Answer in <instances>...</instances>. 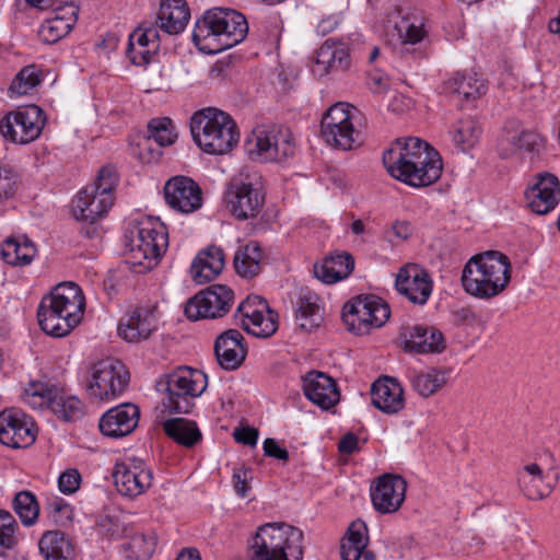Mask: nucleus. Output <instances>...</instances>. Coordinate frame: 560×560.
I'll return each instance as SVG.
<instances>
[{"mask_svg": "<svg viewBox=\"0 0 560 560\" xmlns=\"http://www.w3.org/2000/svg\"><path fill=\"white\" fill-rule=\"evenodd\" d=\"M520 129H505L497 140V152L501 159L518 155Z\"/></svg>", "mask_w": 560, "mask_h": 560, "instance_id": "6e6d98bb", "label": "nucleus"}, {"mask_svg": "<svg viewBox=\"0 0 560 560\" xmlns=\"http://www.w3.org/2000/svg\"><path fill=\"white\" fill-rule=\"evenodd\" d=\"M168 235L166 226L152 219L139 221L129 230L126 247L132 265L151 269L166 252Z\"/></svg>", "mask_w": 560, "mask_h": 560, "instance_id": "423d86ee", "label": "nucleus"}, {"mask_svg": "<svg viewBox=\"0 0 560 560\" xmlns=\"http://www.w3.org/2000/svg\"><path fill=\"white\" fill-rule=\"evenodd\" d=\"M431 155L433 158L421 162L416 167L397 172L394 178L416 188L434 184L442 175L443 163L439 152H431Z\"/></svg>", "mask_w": 560, "mask_h": 560, "instance_id": "72a5a7b5", "label": "nucleus"}, {"mask_svg": "<svg viewBox=\"0 0 560 560\" xmlns=\"http://www.w3.org/2000/svg\"><path fill=\"white\" fill-rule=\"evenodd\" d=\"M163 430L168 438L185 447L195 446L202 438L197 423L184 418L164 421Z\"/></svg>", "mask_w": 560, "mask_h": 560, "instance_id": "a19ab883", "label": "nucleus"}, {"mask_svg": "<svg viewBox=\"0 0 560 560\" xmlns=\"http://www.w3.org/2000/svg\"><path fill=\"white\" fill-rule=\"evenodd\" d=\"M405 351L410 353H441L445 350V338L434 326L416 324L402 326L399 332Z\"/></svg>", "mask_w": 560, "mask_h": 560, "instance_id": "412c9836", "label": "nucleus"}, {"mask_svg": "<svg viewBox=\"0 0 560 560\" xmlns=\"http://www.w3.org/2000/svg\"><path fill=\"white\" fill-rule=\"evenodd\" d=\"M480 133L481 129L477 120L471 117L460 119L451 131L455 147L462 152H467L474 148L479 140Z\"/></svg>", "mask_w": 560, "mask_h": 560, "instance_id": "49530a36", "label": "nucleus"}, {"mask_svg": "<svg viewBox=\"0 0 560 560\" xmlns=\"http://www.w3.org/2000/svg\"><path fill=\"white\" fill-rule=\"evenodd\" d=\"M176 138L177 133L175 132L172 119L168 117L151 119L148 124V136L141 144L148 147L149 153L152 155L147 160V162H150L160 155V152H155L154 154L153 150L150 148L149 143L151 140H154L160 147H165L173 144Z\"/></svg>", "mask_w": 560, "mask_h": 560, "instance_id": "79ce46f5", "label": "nucleus"}, {"mask_svg": "<svg viewBox=\"0 0 560 560\" xmlns=\"http://www.w3.org/2000/svg\"><path fill=\"white\" fill-rule=\"evenodd\" d=\"M42 82V71L35 66L30 65L20 70L13 79L9 93L12 96L26 95Z\"/></svg>", "mask_w": 560, "mask_h": 560, "instance_id": "8fccbe9b", "label": "nucleus"}, {"mask_svg": "<svg viewBox=\"0 0 560 560\" xmlns=\"http://www.w3.org/2000/svg\"><path fill=\"white\" fill-rule=\"evenodd\" d=\"M214 353L222 369L234 371L240 368L247 354L242 332L237 329L221 332L214 342Z\"/></svg>", "mask_w": 560, "mask_h": 560, "instance_id": "c85d7f7f", "label": "nucleus"}, {"mask_svg": "<svg viewBox=\"0 0 560 560\" xmlns=\"http://www.w3.org/2000/svg\"><path fill=\"white\" fill-rule=\"evenodd\" d=\"M33 419L19 409L0 412V443L12 448L27 447L36 440Z\"/></svg>", "mask_w": 560, "mask_h": 560, "instance_id": "6ab92c4d", "label": "nucleus"}, {"mask_svg": "<svg viewBox=\"0 0 560 560\" xmlns=\"http://www.w3.org/2000/svg\"><path fill=\"white\" fill-rule=\"evenodd\" d=\"M359 110L348 103H336L324 114L320 136L331 148L351 150L362 142L358 128Z\"/></svg>", "mask_w": 560, "mask_h": 560, "instance_id": "0eeeda50", "label": "nucleus"}, {"mask_svg": "<svg viewBox=\"0 0 560 560\" xmlns=\"http://www.w3.org/2000/svg\"><path fill=\"white\" fill-rule=\"evenodd\" d=\"M354 268L353 257L348 253H339L324 259L314 271L317 279L331 284L347 278Z\"/></svg>", "mask_w": 560, "mask_h": 560, "instance_id": "4c0bfd02", "label": "nucleus"}, {"mask_svg": "<svg viewBox=\"0 0 560 560\" xmlns=\"http://www.w3.org/2000/svg\"><path fill=\"white\" fill-rule=\"evenodd\" d=\"M295 317L300 328L303 330H312L319 325L322 317L315 294L306 293L299 296Z\"/></svg>", "mask_w": 560, "mask_h": 560, "instance_id": "de8ad7c7", "label": "nucleus"}, {"mask_svg": "<svg viewBox=\"0 0 560 560\" xmlns=\"http://www.w3.org/2000/svg\"><path fill=\"white\" fill-rule=\"evenodd\" d=\"M22 398L33 409L49 408L66 422H75L85 413L84 405L78 397L66 395L57 386L44 382H31L24 388Z\"/></svg>", "mask_w": 560, "mask_h": 560, "instance_id": "9d476101", "label": "nucleus"}, {"mask_svg": "<svg viewBox=\"0 0 560 560\" xmlns=\"http://www.w3.org/2000/svg\"><path fill=\"white\" fill-rule=\"evenodd\" d=\"M395 287L411 303L424 305L432 293L433 283L427 270L417 265H408L399 269Z\"/></svg>", "mask_w": 560, "mask_h": 560, "instance_id": "5701e85b", "label": "nucleus"}, {"mask_svg": "<svg viewBox=\"0 0 560 560\" xmlns=\"http://www.w3.org/2000/svg\"><path fill=\"white\" fill-rule=\"evenodd\" d=\"M16 180L13 175L0 168V201L8 199L15 192Z\"/></svg>", "mask_w": 560, "mask_h": 560, "instance_id": "0e129e2a", "label": "nucleus"}, {"mask_svg": "<svg viewBox=\"0 0 560 560\" xmlns=\"http://www.w3.org/2000/svg\"><path fill=\"white\" fill-rule=\"evenodd\" d=\"M549 479L536 463L523 466L517 472L520 489L530 500H540L550 494L553 483Z\"/></svg>", "mask_w": 560, "mask_h": 560, "instance_id": "f704fd0d", "label": "nucleus"}, {"mask_svg": "<svg viewBox=\"0 0 560 560\" xmlns=\"http://www.w3.org/2000/svg\"><path fill=\"white\" fill-rule=\"evenodd\" d=\"M117 183L118 175L115 167L106 165L100 170L96 180L88 187H97V192L102 196H113V191L116 188Z\"/></svg>", "mask_w": 560, "mask_h": 560, "instance_id": "13d9d810", "label": "nucleus"}, {"mask_svg": "<svg viewBox=\"0 0 560 560\" xmlns=\"http://www.w3.org/2000/svg\"><path fill=\"white\" fill-rule=\"evenodd\" d=\"M249 474H250V470H248L245 467L235 468L233 471V475H232L233 487H234L235 493L241 498H245L249 492L250 487L247 483Z\"/></svg>", "mask_w": 560, "mask_h": 560, "instance_id": "052dcab7", "label": "nucleus"}, {"mask_svg": "<svg viewBox=\"0 0 560 560\" xmlns=\"http://www.w3.org/2000/svg\"><path fill=\"white\" fill-rule=\"evenodd\" d=\"M16 529L18 523L14 516L9 511L0 510V555H4L18 545Z\"/></svg>", "mask_w": 560, "mask_h": 560, "instance_id": "864d4df0", "label": "nucleus"}, {"mask_svg": "<svg viewBox=\"0 0 560 560\" xmlns=\"http://www.w3.org/2000/svg\"><path fill=\"white\" fill-rule=\"evenodd\" d=\"M156 538L154 535L137 533L132 535L126 545L129 557L137 560H148L155 551Z\"/></svg>", "mask_w": 560, "mask_h": 560, "instance_id": "603ef678", "label": "nucleus"}, {"mask_svg": "<svg viewBox=\"0 0 560 560\" xmlns=\"http://www.w3.org/2000/svg\"><path fill=\"white\" fill-rule=\"evenodd\" d=\"M164 198L174 210L191 213L202 206V192L196 182L187 176H174L164 185Z\"/></svg>", "mask_w": 560, "mask_h": 560, "instance_id": "4be33fe9", "label": "nucleus"}, {"mask_svg": "<svg viewBox=\"0 0 560 560\" xmlns=\"http://www.w3.org/2000/svg\"><path fill=\"white\" fill-rule=\"evenodd\" d=\"M155 329L154 311L138 307L120 319L118 335L128 342H140L147 340Z\"/></svg>", "mask_w": 560, "mask_h": 560, "instance_id": "c756f323", "label": "nucleus"}, {"mask_svg": "<svg viewBox=\"0 0 560 560\" xmlns=\"http://www.w3.org/2000/svg\"><path fill=\"white\" fill-rule=\"evenodd\" d=\"M365 547V545L350 542L346 539H342L340 547L342 560H359Z\"/></svg>", "mask_w": 560, "mask_h": 560, "instance_id": "338daca9", "label": "nucleus"}, {"mask_svg": "<svg viewBox=\"0 0 560 560\" xmlns=\"http://www.w3.org/2000/svg\"><path fill=\"white\" fill-rule=\"evenodd\" d=\"M408 378L413 390L421 397L432 396L446 383L444 374L438 370L428 372L411 370L408 372Z\"/></svg>", "mask_w": 560, "mask_h": 560, "instance_id": "a18cd8bd", "label": "nucleus"}, {"mask_svg": "<svg viewBox=\"0 0 560 560\" xmlns=\"http://www.w3.org/2000/svg\"><path fill=\"white\" fill-rule=\"evenodd\" d=\"M159 385L160 390L166 392L163 405L170 412L189 413L195 406V398L207 388V375L199 370L180 368Z\"/></svg>", "mask_w": 560, "mask_h": 560, "instance_id": "6e6552de", "label": "nucleus"}, {"mask_svg": "<svg viewBox=\"0 0 560 560\" xmlns=\"http://www.w3.org/2000/svg\"><path fill=\"white\" fill-rule=\"evenodd\" d=\"M45 121L43 109L37 105H30L3 117L0 132L14 143L26 144L39 137Z\"/></svg>", "mask_w": 560, "mask_h": 560, "instance_id": "2eb2a0df", "label": "nucleus"}, {"mask_svg": "<svg viewBox=\"0 0 560 560\" xmlns=\"http://www.w3.org/2000/svg\"><path fill=\"white\" fill-rule=\"evenodd\" d=\"M84 308L85 298L80 287L62 282L42 299L37 308L38 324L47 335L63 337L80 324Z\"/></svg>", "mask_w": 560, "mask_h": 560, "instance_id": "f257e3e1", "label": "nucleus"}, {"mask_svg": "<svg viewBox=\"0 0 560 560\" xmlns=\"http://www.w3.org/2000/svg\"><path fill=\"white\" fill-rule=\"evenodd\" d=\"M262 37L268 42H276L280 36V28L277 18L269 19L260 23Z\"/></svg>", "mask_w": 560, "mask_h": 560, "instance_id": "774afa93", "label": "nucleus"}, {"mask_svg": "<svg viewBox=\"0 0 560 560\" xmlns=\"http://www.w3.org/2000/svg\"><path fill=\"white\" fill-rule=\"evenodd\" d=\"M366 525L362 521H357L351 523V525L348 528V536L345 538L346 540L350 542H357L365 545L368 544V537H366Z\"/></svg>", "mask_w": 560, "mask_h": 560, "instance_id": "680f3d73", "label": "nucleus"}, {"mask_svg": "<svg viewBox=\"0 0 560 560\" xmlns=\"http://www.w3.org/2000/svg\"><path fill=\"white\" fill-rule=\"evenodd\" d=\"M431 152L438 151L419 138L397 139L383 153V163L389 175L394 177L397 172L416 167L421 162L433 158Z\"/></svg>", "mask_w": 560, "mask_h": 560, "instance_id": "dca6fc26", "label": "nucleus"}, {"mask_svg": "<svg viewBox=\"0 0 560 560\" xmlns=\"http://www.w3.org/2000/svg\"><path fill=\"white\" fill-rule=\"evenodd\" d=\"M46 511L49 520L60 527L71 525L74 517L73 508L66 500L58 497L48 500Z\"/></svg>", "mask_w": 560, "mask_h": 560, "instance_id": "5fc2aeb1", "label": "nucleus"}, {"mask_svg": "<svg viewBox=\"0 0 560 560\" xmlns=\"http://www.w3.org/2000/svg\"><path fill=\"white\" fill-rule=\"evenodd\" d=\"M451 92L465 100H476L487 92V84L476 73H456L448 81Z\"/></svg>", "mask_w": 560, "mask_h": 560, "instance_id": "c03bdc74", "label": "nucleus"}, {"mask_svg": "<svg viewBox=\"0 0 560 560\" xmlns=\"http://www.w3.org/2000/svg\"><path fill=\"white\" fill-rule=\"evenodd\" d=\"M261 248L257 242H249L240 247L234 255L236 272L246 278L255 277L260 271Z\"/></svg>", "mask_w": 560, "mask_h": 560, "instance_id": "37998d69", "label": "nucleus"}, {"mask_svg": "<svg viewBox=\"0 0 560 560\" xmlns=\"http://www.w3.org/2000/svg\"><path fill=\"white\" fill-rule=\"evenodd\" d=\"M393 20L395 32L393 36H396L402 46L421 43L428 34L424 28V18L419 12L398 11Z\"/></svg>", "mask_w": 560, "mask_h": 560, "instance_id": "e433bc0d", "label": "nucleus"}, {"mask_svg": "<svg viewBox=\"0 0 560 560\" xmlns=\"http://www.w3.org/2000/svg\"><path fill=\"white\" fill-rule=\"evenodd\" d=\"M119 493L135 498L142 494L152 485L151 469L141 458L126 457L115 465L113 474Z\"/></svg>", "mask_w": 560, "mask_h": 560, "instance_id": "a211bd4d", "label": "nucleus"}, {"mask_svg": "<svg viewBox=\"0 0 560 560\" xmlns=\"http://www.w3.org/2000/svg\"><path fill=\"white\" fill-rule=\"evenodd\" d=\"M233 436L237 443L255 446L258 440V431L249 427L237 428L234 430Z\"/></svg>", "mask_w": 560, "mask_h": 560, "instance_id": "69168bd1", "label": "nucleus"}, {"mask_svg": "<svg viewBox=\"0 0 560 560\" xmlns=\"http://www.w3.org/2000/svg\"><path fill=\"white\" fill-rule=\"evenodd\" d=\"M242 317V327L248 334L267 338L277 331V315L269 310L267 302L258 296H248L236 311V316Z\"/></svg>", "mask_w": 560, "mask_h": 560, "instance_id": "f3484780", "label": "nucleus"}, {"mask_svg": "<svg viewBox=\"0 0 560 560\" xmlns=\"http://www.w3.org/2000/svg\"><path fill=\"white\" fill-rule=\"evenodd\" d=\"M407 482L395 474L380 476L370 488L372 505L381 514L397 512L406 498Z\"/></svg>", "mask_w": 560, "mask_h": 560, "instance_id": "aec40b11", "label": "nucleus"}, {"mask_svg": "<svg viewBox=\"0 0 560 560\" xmlns=\"http://www.w3.org/2000/svg\"><path fill=\"white\" fill-rule=\"evenodd\" d=\"M36 254L35 245L27 237H9L1 246L3 261L12 266L31 264Z\"/></svg>", "mask_w": 560, "mask_h": 560, "instance_id": "ea45409f", "label": "nucleus"}, {"mask_svg": "<svg viewBox=\"0 0 560 560\" xmlns=\"http://www.w3.org/2000/svg\"><path fill=\"white\" fill-rule=\"evenodd\" d=\"M303 532L288 524L261 525L249 545L252 560L303 558Z\"/></svg>", "mask_w": 560, "mask_h": 560, "instance_id": "39448f33", "label": "nucleus"}, {"mask_svg": "<svg viewBox=\"0 0 560 560\" xmlns=\"http://www.w3.org/2000/svg\"><path fill=\"white\" fill-rule=\"evenodd\" d=\"M351 59L342 44L327 39L317 50L313 71L318 75L345 72L350 68Z\"/></svg>", "mask_w": 560, "mask_h": 560, "instance_id": "2f4dec72", "label": "nucleus"}, {"mask_svg": "<svg viewBox=\"0 0 560 560\" xmlns=\"http://www.w3.org/2000/svg\"><path fill=\"white\" fill-rule=\"evenodd\" d=\"M525 199L530 210L539 215L552 211L560 200V184L553 174L544 173L526 189Z\"/></svg>", "mask_w": 560, "mask_h": 560, "instance_id": "b1692460", "label": "nucleus"}, {"mask_svg": "<svg viewBox=\"0 0 560 560\" xmlns=\"http://www.w3.org/2000/svg\"><path fill=\"white\" fill-rule=\"evenodd\" d=\"M129 373L118 360H102L92 366L88 392L100 400H110L119 396L127 387Z\"/></svg>", "mask_w": 560, "mask_h": 560, "instance_id": "4468645a", "label": "nucleus"}, {"mask_svg": "<svg viewBox=\"0 0 560 560\" xmlns=\"http://www.w3.org/2000/svg\"><path fill=\"white\" fill-rule=\"evenodd\" d=\"M512 266L509 257L498 250L472 256L462 272L466 293L481 300L501 294L511 281Z\"/></svg>", "mask_w": 560, "mask_h": 560, "instance_id": "7ed1b4c3", "label": "nucleus"}, {"mask_svg": "<svg viewBox=\"0 0 560 560\" xmlns=\"http://www.w3.org/2000/svg\"><path fill=\"white\" fill-rule=\"evenodd\" d=\"M224 201L228 210L237 220L258 218L266 201L261 177L257 174L233 177L226 186Z\"/></svg>", "mask_w": 560, "mask_h": 560, "instance_id": "1a4fd4ad", "label": "nucleus"}, {"mask_svg": "<svg viewBox=\"0 0 560 560\" xmlns=\"http://www.w3.org/2000/svg\"><path fill=\"white\" fill-rule=\"evenodd\" d=\"M13 510L23 525H34L39 515V504L36 495L27 490L18 492L13 499Z\"/></svg>", "mask_w": 560, "mask_h": 560, "instance_id": "09e8293b", "label": "nucleus"}, {"mask_svg": "<svg viewBox=\"0 0 560 560\" xmlns=\"http://www.w3.org/2000/svg\"><path fill=\"white\" fill-rule=\"evenodd\" d=\"M518 155L538 159L546 149L545 138L532 130L520 129Z\"/></svg>", "mask_w": 560, "mask_h": 560, "instance_id": "3c124183", "label": "nucleus"}, {"mask_svg": "<svg viewBox=\"0 0 560 560\" xmlns=\"http://www.w3.org/2000/svg\"><path fill=\"white\" fill-rule=\"evenodd\" d=\"M113 203V196H102L97 192V187L86 186L74 198L72 212L77 220L93 225L108 212Z\"/></svg>", "mask_w": 560, "mask_h": 560, "instance_id": "bb28decb", "label": "nucleus"}, {"mask_svg": "<svg viewBox=\"0 0 560 560\" xmlns=\"http://www.w3.org/2000/svg\"><path fill=\"white\" fill-rule=\"evenodd\" d=\"M38 548L46 560H67L73 556L71 539L60 530H47L38 541Z\"/></svg>", "mask_w": 560, "mask_h": 560, "instance_id": "58836bf2", "label": "nucleus"}, {"mask_svg": "<svg viewBox=\"0 0 560 560\" xmlns=\"http://www.w3.org/2000/svg\"><path fill=\"white\" fill-rule=\"evenodd\" d=\"M371 397L373 406L387 415L397 413L405 406L404 389L390 376H383L373 383Z\"/></svg>", "mask_w": 560, "mask_h": 560, "instance_id": "7c9ffc66", "label": "nucleus"}, {"mask_svg": "<svg viewBox=\"0 0 560 560\" xmlns=\"http://www.w3.org/2000/svg\"><path fill=\"white\" fill-rule=\"evenodd\" d=\"M81 475L78 469L69 468L58 478L59 490L65 494H72L80 488Z\"/></svg>", "mask_w": 560, "mask_h": 560, "instance_id": "bf43d9fd", "label": "nucleus"}, {"mask_svg": "<svg viewBox=\"0 0 560 560\" xmlns=\"http://www.w3.org/2000/svg\"><path fill=\"white\" fill-rule=\"evenodd\" d=\"M159 33L155 27L138 28L129 36L127 54H132L138 46H151L153 50L159 48Z\"/></svg>", "mask_w": 560, "mask_h": 560, "instance_id": "4d7b16f0", "label": "nucleus"}, {"mask_svg": "<svg viewBox=\"0 0 560 560\" xmlns=\"http://www.w3.org/2000/svg\"><path fill=\"white\" fill-rule=\"evenodd\" d=\"M388 305L375 295H359L347 302L342 310V320L355 335H366L373 328L382 327L389 318Z\"/></svg>", "mask_w": 560, "mask_h": 560, "instance_id": "9b49d317", "label": "nucleus"}, {"mask_svg": "<svg viewBox=\"0 0 560 560\" xmlns=\"http://www.w3.org/2000/svg\"><path fill=\"white\" fill-rule=\"evenodd\" d=\"M305 396L323 410L335 407L340 399L336 382L323 372L312 371L303 377Z\"/></svg>", "mask_w": 560, "mask_h": 560, "instance_id": "cd10ccee", "label": "nucleus"}, {"mask_svg": "<svg viewBox=\"0 0 560 560\" xmlns=\"http://www.w3.org/2000/svg\"><path fill=\"white\" fill-rule=\"evenodd\" d=\"M224 267V253L221 247L210 245L200 250L190 266V276L198 284L210 282L217 278Z\"/></svg>", "mask_w": 560, "mask_h": 560, "instance_id": "473e14b6", "label": "nucleus"}, {"mask_svg": "<svg viewBox=\"0 0 560 560\" xmlns=\"http://www.w3.org/2000/svg\"><path fill=\"white\" fill-rule=\"evenodd\" d=\"M78 20V7L73 2L60 3L50 10L42 23L38 35L47 44H55L70 33Z\"/></svg>", "mask_w": 560, "mask_h": 560, "instance_id": "a878e982", "label": "nucleus"}, {"mask_svg": "<svg viewBox=\"0 0 560 560\" xmlns=\"http://www.w3.org/2000/svg\"><path fill=\"white\" fill-rule=\"evenodd\" d=\"M140 418L138 406L126 402L107 410L100 419L98 428L108 438H124L135 431Z\"/></svg>", "mask_w": 560, "mask_h": 560, "instance_id": "393cba45", "label": "nucleus"}, {"mask_svg": "<svg viewBox=\"0 0 560 560\" xmlns=\"http://www.w3.org/2000/svg\"><path fill=\"white\" fill-rule=\"evenodd\" d=\"M247 34L244 14L230 8H212L196 21L192 40L201 50L217 54L242 43Z\"/></svg>", "mask_w": 560, "mask_h": 560, "instance_id": "f03ea898", "label": "nucleus"}, {"mask_svg": "<svg viewBox=\"0 0 560 560\" xmlns=\"http://www.w3.org/2000/svg\"><path fill=\"white\" fill-rule=\"evenodd\" d=\"M246 145L250 159L260 162L281 160L294 152L292 133L285 127H258L248 138Z\"/></svg>", "mask_w": 560, "mask_h": 560, "instance_id": "f8f14e48", "label": "nucleus"}, {"mask_svg": "<svg viewBox=\"0 0 560 560\" xmlns=\"http://www.w3.org/2000/svg\"><path fill=\"white\" fill-rule=\"evenodd\" d=\"M190 19V10L185 0L162 1L158 14V25L168 35L182 33Z\"/></svg>", "mask_w": 560, "mask_h": 560, "instance_id": "c9c22d12", "label": "nucleus"}, {"mask_svg": "<svg viewBox=\"0 0 560 560\" xmlns=\"http://www.w3.org/2000/svg\"><path fill=\"white\" fill-rule=\"evenodd\" d=\"M264 454L268 457L287 462L289 459V452L281 447L275 439L268 438L264 441Z\"/></svg>", "mask_w": 560, "mask_h": 560, "instance_id": "e2e57ef3", "label": "nucleus"}, {"mask_svg": "<svg viewBox=\"0 0 560 560\" xmlns=\"http://www.w3.org/2000/svg\"><path fill=\"white\" fill-rule=\"evenodd\" d=\"M234 302V292L225 284H212L190 298L185 305L189 319H215L226 315Z\"/></svg>", "mask_w": 560, "mask_h": 560, "instance_id": "ddd939ff", "label": "nucleus"}, {"mask_svg": "<svg viewBox=\"0 0 560 560\" xmlns=\"http://www.w3.org/2000/svg\"><path fill=\"white\" fill-rule=\"evenodd\" d=\"M190 132L196 144L208 154H225L240 140L235 120L213 107L200 109L191 116Z\"/></svg>", "mask_w": 560, "mask_h": 560, "instance_id": "20e7f679", "label": "nucleus"}]
</instances>
